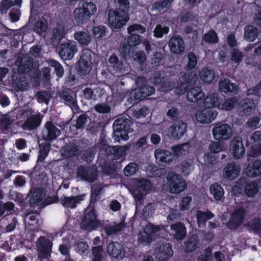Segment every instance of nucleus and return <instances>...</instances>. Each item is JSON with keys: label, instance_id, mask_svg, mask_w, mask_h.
<instances>
[{"label": "nucleus", "instance_id": "obj_1", "mask_svg": "<svg viewBox=\"0 0 261 261\" xmlns=\"http://www.w3.org/2000/svg\"><path fill=\"white\" fill-rule=\"evenodd\" d=\"M197 76L194 72L186 73L181 75L178 79L177 85L175 89V92L177 95H182L187 92L188 101L196 102L202 100L205 94L200 86L191 88L197 80Z\"/></svg>", "mask_w": 261, "mask_h": 261}, {"label": "nucleus", "instance_id": "obj_2", "mask_svg": "<svg viewBox=\"0 0 261 261\" xmlns=\"http://www.w3.org/2000/svg\"><path fill=\"white\" fill-rule=\"evenodd\" d=\"M96 11V5L90 0L80 1L79 7L73 12L74 20L78 25L85 24L90 21L91 16L95 14Z\"/></svg>", "mask_w": 261, "mask_h": 261}, {"label": "nucleus", "instance_id": "obj_3", "mask_svg": "<svg viewBox=\"0 0 261 261\" xmlns=\"http://www.w3.org/2000/svg\"><path fill=\"white\" fill-rule=\"evenodd\" d=\"M102 189L100 188L92 190L90 195V204L85 210L82 219V222L85 223L87 229L92 228L98 224L96 220V215H97L95 208V203L100 199Z\"/></svg>", "mask_w": 261, "mask_h": 261}, {"label": "nucleus", "instance_id": "obj_4", "mask_svg": "<svg viewBox=\"0 0 261 261\" xmlns=\"http://www.w3.org/2000/svg\"><path fill=\"white\" fill-rule=\"evenodd\" d=\"M258 190L259 186L257 182L243 177H240L232 187V192L235 197L245 196L253 197Z\"/></svg>", "mask_w": 261, "mask_h": 261}, {"label": "nucleus", "instance_id": "obj_5", "mask_svg": "<svg viewBox=\"0 0 261 261\" xmlns=\"http://www.w3.org/2000/svg\"><path fill=\"white\" fill-rule=\"evenodd\" d=\"M127 117L120 115L115 119V142L128 140V134L134 131V120Z\"/></svg>", "mask_w": 261, "mask_h": 261}, {"label": "nucleus", "instance_id": "obj_6", "mask_svg": "<svg viewBox=\"0 0 261 261\" xmlns=\"http://www.w3.org/2000/svg\"><path fill=\"white\" fill-rule=\"evenodd\" d=\"M247 213V211L244 205L235 207L226 223L227 228L231 230L238 229L244 222Z\"/></svg>", "mask_w": 261, "mask_h": 261}, {"label": "nucleus", "instance_id": "obj_7", "mask_svg": "<svg viewBox=\"0 0 261 261\" xmlns=\"http://www.w3.org/2000/svg\"><path fill=\"white\" fill-rule=\"evenodd\" d=\"M119 4V9H115V29H120L129 20L128 0H115Z\"/></svg>", "mask_w": 261, "mask_h": 261}, {"label": "nucleus", "instance_id": "obj_8", "mask_svg": "<svg viewBox=\"0 0 261 261\" xmlns=\"http://www.w3.org/2000/svg\"><path fill=\"white\" fill-rule=\"evenodd\" d=\"M168 187L171 193H179L187 187L186 182L182 176L174 172H170L167 176Z\"/></svg>", "mask_w": 261, "mask_h": 261}, {"label": "nucleus", "instance_id": "obj_9", "mask_svg": "<svg viewBox=\"0 0 261 261\" xmlns=\"http://www.w3.org/2000/svg\"><path fill=\"white\" fill-rule=\"evenodd\" d=\"M91 51L84 49L77 64V71L81 75L88 74L93 67Z\"/></svg>", "mask_w": 261, "mask_h": 261}, {"label": "nucleus", "instance_id": "obj_10", "mask_svg": "<svg viewBox=\"0 0 261 261\" xmlns=\"http://www.w3.org/2000/svg\"><path fill=\"white\" fill-rule=\"evenodd\" d=\"M58 54L60 58L65 61L73 59L75 54L77 52L78 48L75 42L68 40L59 44Z\"/></svg>", "mask_w": 261, "mask_h": 261}, {"label": "nucleus", "instance_id": "obj_11", "mask_svg": "<svg viewBox=\"0 0 261 261\" xmlns=\"http://www.w3.org/2000/svg\"><path fill=\"white\" fill-rule=\"evenodd\" d=\"M162 229L160 225H155L151 223L146 224L143 229V233L139 237V242L145 244H150L156 239V233Z\"/></svg>", "mask_w": 261, "mask_h": 261}, {"label": "nucleus", "instance_id": "obj_12", "mask_svg": "<svg viewBox=\"0 0 261 261\" xmlns=\"http://www.w3.org/2000/svg\"><path fill=\"white\" fill-rule=\"evenodd\" d=\"M38 251V258L42 261L44 259H48L52 252L53 242L44 236H41L37 241Z\"/></svg>", "mask_w": 261, "mask_h": 261}, {"label": "nucleus", "instance_id": "obj_13", "mask_svg": "<svg viewBox=\"0 0 261 261\" xmlns=\"http://www.w3.org/2000/svg\"><path fill=\"white\" fill-rule=\"evenodd\" d=\"M213 134L215 140L224 141L229 139L232 135L230 126L223 122L216 123L213 129Z\"/></svg>", "mask_w": 261, "mask_h": 261}, {"label": "nucleus", "instance_id": "obj_14", "mask_svg": "<svg viewBox=\"0 0 261 261\" xmlns=\"http://www.w3.org/2000/svg\"><path fill=\"white\" fill-rule=\"evenodd\" d=\"M141 82H145L144 77H139L137 81V84L139 86L138 89L136 90L134 94V98L135 100L138 101L145 99L148 96L154 94L155 91V89L153 86L145 85L144 83L140 85L139 83Z\"/></svg>", "mask_w": 261, "mask_h": 261}, {"label": "nucleus", "instance_id": "obj_15", "mask_svg": "<svg viewBox=\"0 0 261 261\" xmlns=\"http://www.w3.org/2000/svg\"><path fill=\"white\" fill-rule=\"evenodd\" d=\"M229 152L235 159H239L245 154V148L240 136H236L230 141L229 146Z\"/></svg>", "mask_w": 261, "mask_h": 261}, {"label": "nucleus", "instance_id": "obj_16", "mask_svg": "<svg viewBox=\"0 0 261 261\" xmlns=\"http://www.w3.org/2000/svg\"><path fill=\"white\" fill-rule=\"evenodd\" d=\"M77 175L84 181L92 183L97 178V171L93 167L81 165L77 169Z\"/></svg>", "mask_w": 261, "mask_h": 261}, {"label": "nucleus", "instance_id": "obj_17", "mask_svg": "<svg viewBox=\"0 0 261 261\" xmlns=\"http://www.w3.org/2000/svg\"><path fill=\"white\" fill-rule=\"evenodd\" d=\"M61 134V130L50 121H47L42 129V139L46 141H52L56 139Z\"/></svg>", "mask_w": 261, "mask_h": 261}, {"label": "nucleus", "instance_id": "obj_18", "mask_svg": "<svg viewBox=\"0 0 261 261\" xmlns=\"http://www.w3.org/2000/svg\"><path fill=\"white\" fill-rule=\"evenodd\" d=\"M59 97L64 101L65 104L72 110L78 108L76 93L70 89H64L59 93Z\"/></svg>", "mask_w": 261, "mask_h": 261}, {"label": "nucleus", "instance_id": "obj_19", "mask_svg": "<svg viewBox=\"0 0 261 261\" xmlns=\"http://www.w3.org/2000/svg\"><path fill=\"white\" fill-rule=\"evenodd\" d=\"M218 115L216 110L205 109L198 111L196 114V119L200 123L206 124L211 123Z\"/></svg>", "mask_w": 261, "mask_h": 261}, {"label": "nucleus", "instance_id": "obj_20", "mask_svg": "<svg viewBox=\"0 0 261 261\" xmlns=\"http://www.w3.org/2000/svg\"><path fill=\"white\" fill-rule=\"evenodd\" d=\"M168 46L170 51L175 55H180L185 50V46L184 41L180 35H173L168 42Z\"/></svg>", "mask_w": 261, "mask_h": 261}, {"label": "nucleus", "instance_id": "obj_21", "mask_svg": "<svg viewBox=\"0 0 261 261\" xmlns=\"http://www.w3.org/2000/svg\"><path fill=\"white\" fill-rule=\"evenodd\" d=\"M218 85L220 91L228 95L231 96L238 92V86L236 83H231L228 79L221 77Z\"/></svg>", "mask_w": 261, "mask_h": 261}, {"label": "nucleus", "instance_id": "obj_22", "mask_svg": "<svg viewBox=\"0 0 261 261\" xmlns=\"http://www.w3.org/2000/svg\"><path fill=\"white\" fill-rule=\"evenodd\" d=\"M251 147L249 155L257 158L261 155V131H255L251 136Z\"/></svg>", "mask_w": 261, "mask_h": 261}, {"label": "nucleus", "instance_id": "obj_23", "mask_svg": "<svg viewBox=\"0 0 261 261\" xmlns=\"http://www.w3.org/2000/svg\"><path fill=\"white\" fill-rule=\"evenodd\" d=\"M187 128V123L182 120L174 122L169 128L170 136L175 140H179L184 136Z\"/></svg>", "mask_w": 261, "mask_h": 261}, {"label": "nucleus", "instance_id": "obj_24", "mask_svg": "<svg viewBox=\"0 0 261 261\" xmlns=\"http://www.w3.org/2000/svg\"><path fill=\"white\" fill-rule=\"evenodd\" d=\"M240 173V167L234 162L228 163L223 170V176L228 180L237 178Z\"/></svg>", "mask_w": 261, "mask_h": 261}, {"label": "nucleus", "instance_id": "obj_25", "mask_svg": "<svg viewBox=\"0 0 261 261\" xmlns=\"http://www.w3.org/2000/svg\"><path fill=\"white\" fill-rule=\"evenodd\" d=\"M155 252L159 261H167L173 254L172 246L169 243L163 244L155 249Z\"/></svg>", "mask_w": 261, "mask_h": 261}, {"label": "nucleus", "instance_id": "obj_26", "mask_svg": "<svg viewBox=\"0 0 261 261\" xmlns=\"http://www.w3.org/2000/svg\"><path fill=\"white\" fill-rule=\"evenodd\" d=\"M154 156L156 162L162 166H166L173 161V155L171 152L165 149H155Z\"/></svg>", "mask_w": 261, "mask_h": 261}, {"label": "nucleus", "instance_id": "obj_27", "mask_svg": "<svg viewBox=\"0 0 261 261\" xmlns=\"http://www.w3.org/2000/svg\"><path fill=\"white\" fill-rule=\"evenodd\" d=\"M174 0H158L155 1L151 6V10L156 14H163L167 12L172 7Z\"/></svg>", "mask_w": 261, "mask_h": 261}, {"label": "nucleus", "instance_id": "obj_28", "mask_svg": "<svg viewBox=\"0 0 261 261\" xmlns=\"http://www.w3.org/2000/svg\"><path fill=\"white\" fill-rule=\"evenodd\" d=\"M245 172L248 177H256L261 175V160H255L248 163Z\"/></svg>", "mask_w": 261, "mask_h": 261}, {"label": "nucleus", "instance_id": "obj_29", "mask_svg": "<svg viewBox=\"0 0 261 261\" xmlns=\"http://www.w3.org/2000/svg\"><path fill=\"white\" fill-rule=\"evenodd\" d=\"M133 187L136 191L147 192L151 190L152 184L147 179L135 178L133 180Z\"/></svg>", "mask_w": 261, "mask_h": 261}, {"label": "nucleus", "instance_id": "obj_30", "mask_svg": "<svg viewBox=\"0 0 261 261\" xmlns=\"http://www.w3.org/2000/svg\"><path fill=\"white\" fill-rule=\"evenodd\" d=\"M73 37L80 46L83 47L88 46L91 42V36L88 32L84 31H75L73 34Z\"/></svg>", "mask_w": 261, "mask_h": 261}, {"label": "nucleus", "instance_id": "obj_31", "mask_svg": "<svg viewBox=\"0 0 261 261\" xmlns=\"http://www.w3.org/2000/svg\"><path fill=\"white\" fill-rule=\"evenodd\" d=\"M170 228L174 233V238L177 240H182L186 236V228L185 224L181 222L171 224Z\"/></svg>", "mask_w": 261, "mask_h": 261}, {"label": "nucleus", "instance_id": "obj_32", "mask_svg": "<svg viewBox=\"0 0 261 261\" xmlns=\"http://www.w3.org/2000/svg\"><path fill=\"white\" fill-rule=\"evenodd\" d=\"M85 196V194L71 197H66L63 195L61 197V202L66 207L75 208L77 203L84 199Z\"/></svg>", "mask_w": 261, "mask_h": 261}, {"label": "nucleus", "instance_id": "obj_33", "mask_svg": "<svg viewBox=\"0 0 261 261\" xmlns=\"http://www.w3.org/2000/svg\"><path fill=\"white\" fill-rule=\"evenodd\" d=\"M41 122V119L38 115H33L24 122L22 127L24 130H32L38 127Z\"/></svg>", "mask_w": 261, "mask_h": 261}, {"label": "nucleus", "instance_id": "obj_34", "mask_svg": "<svg viewBox=\"0 0 261 261\" xmlns=\"http://www.w3.org/2000/svg\"><path fill=\"white\" fill-rule=\"evenodd\" d=\"M96 220L98 222V224H96V226L92 228H90L89 229H87V228L85 227V223L82 221L81 228L84 230L92 231L96 229L97 227H99L100 229L104 230L105 232L108 236L114 234V225L111 226L107 223L101 222L99 220L97 219V215H96Z\"/></svg>", "mask_w": 261, "mask_h": 261}, {"label": "nucleus", "instance_id": "obj_35", "mask_svg": "<svg viewBox=\"0 0 261 261\" xmlns=\"http://www.w3.org/2000/svg\"><path fill=\"white\" fill-rule=\"evenodd\" d=\"M215 72L214 69L205 67L199 72V79L204 83L211 84L215 78Z\"/></svg>", "mask_w": 261, "mask_h": 261}, {"label": "nucleus", "instance_id": "obj_36", "mask_svg": "<svg viewBox=\"0 0 261 261\" xmlns=\"http://www.w3.org/2000/svg\"><path fill=\"white\" fill-rule=\"evenodd\" d=\"M239 108L245 114L251 113L255 109L254 100L251 98L242 99L238 104Z\"/></svg>", "mask_w": 261, "mask_h": 261}, {"label": "nucleus", "instance_id": "obj_37", "mask_svg": "<svg viewBox=\"0 0 261 261\" xmlns=\"http://www.w3.org/2000/svg\"><path fill=\"white\" fill-rule=\"evenodd\" d=\"M43 199V191L40 188H36L35 190L30 193L29 204L32 207L40 204Z\"/></svg>", "mask_w": 261, "mask_h": 261}, {"label": "nucleus", "instance_id": "obj_38", "mask_svg": "<svg viewBox=\"0 0 261 261\" xmlns=\"http://www.w3.org/2000/svg\"><path fill=\"white\" fill-rule=\"evenodd\" d=\"M36 65L33 59L25 60L18 67V71L21 74H30L36 68Z\"/></svg>", "mask_w": 261, "mask_h": 261}, {"label": "nucleus", "instance_id": "obj_39", "mask_svg": "<svg viewBox=\"0 0 261 261\" xmlns=\"http://www.w3.org/2000/svg\"><path fill=\"white\" fill-rule=\"evenodd\" d=\"M258 30L252 25H248L245 28L244 39L249 42H252L255 40L258 35Z\"/></svg>", "mask_w": 261, "mask_h": 261}, {"label": "nucleus", "instance_id": "obj_40", "mask_svg": "<svg viewBox=\"0 0 261 261\" xmlns=\"http://www.w3.org/2000/svg\"><path fill=\"white\" fill-rule=\"evenodd\" d=\"M210 191L214 198L217 201L221 200L224 196V191L219 184L215 183L212 185L210 187Z\"/></svg>", "mask_w": 261, "mask_h": 261}, {"label": "nucleus", "instance_id": "obj_41", "mask_svg": "<svg viewBox=\"0 0 261 261\" xmlns=\"http://www.w3.org/2000/svg\"><path fill=\"white\" fill-rule=\"evenodd\" d=\"M246 227L250 231H253L254 233L259 234L261 233V219L255 218L251 220L246 224Z\"/></svg>", "mask_w": 261, "mask_h": 261}, {"label": "nucleus", "instance_id": "obj_42", "mask_svg": "<svg viewBox=\"0 0 261 261\" xmlns=\"http://www.w3.org/2000/svg\"><path fill=\"white\" fill-rule=\"evenodd\" d=\"M219 105V99L215 94L206 96L203 102V106L205 109H212Z\"/></svg>", "mask_w": 261, "mask_h": 261}, {"label": "nucleus", "instance_id": "obj_43", "mask_svg": "<svg viewBox=\"0 0 261 261\" xmlns=\"http://www.w3.org/2000/svg\"><path fill=\"white\" fill-rule=\"evenodd\" d=\"M197 222L199 224H204L207 220H210L215 217V215L211 211H198L196 215Z\"/></svg>", "mask_w": 261, "mask_h": 261}, {"label": "nucleus", "instance_id": "obj_44", "mask_svg": "<svg viewBox=\"0 0 261 261\" xmlns=\"http://www.w3.org/2000/svg\"><path fill=\"white\" fill-rule=\"evenodd\" d=\"M14 122L13 120L7 114L2 115L0 118V127L3 131H8Z\"/></svg>", "mask_w": 261, "mask_h": 261}, {"label": "nucleus", "instance_id": "obj_45", "mask_svg": "<svg viewBox=\"0 0 261 261\" xmlns=\"http://www.w3.org/2000/svg\"><path fill=\"white\" fill-rule=\"evenodd\" d=\"M166 115L173 123L182 120L180 117V111L175 107H171L166 112Z\"/></svg>", "mask_w": 261, "mask_h": 261}, {"label": "nucleus", "instance_id": "obj_46", "mask_svg": "<svg viewBox=\"0 0 261 261\" xmlns=\"http://www.w3.org/2000/svg\"><path fill=\"white\" fill-rule=\"evenodd\" d=\"M47 28V20L43 18L36 22L34 27V30L37 34L41 35L46 31Z\"/></svg>", "mask_w": 261, "mask_h": 261}, {"label": "nucleus", "instance_id": "obj_47", "mask_svg": "<svg viewBox=\"0 0 261 261\" xmlns=\"http://www.w3.org/2000/svg\"><path fill=\"white\" fill-rule=\"evenodd\" d=\"M48 64L54 68V71L58 78H62L64 74L63 66L57 60L51 59L48 61Z\"/></svg>", "mask_w": 261, "mask_h": 261}, {"label": "nucleus", "instance_id": "obj_48", "mask_svg": "<svg viewBox=\"0 0 261 261\" xmlns=\"http://www.w3.org/2000/svg\"><path fill=\"white\" fill-rule=\"evenodd\" d=\"M243 53L240 51L238 48H233L231 49L230 59L232 63L239 65L243 61Z\"/></svg>", "mask_w": 261, "mask_h": 261}, {"label": "nucleus", "instance_id": "obj_49", "mask_svg": "<svg viewBox=\"0 0 261 261\" xmlns=\"http://www.w3.org/2000/svg\"><path fill=\"white\" fill-rule=\"evenodd\" d=\"M203 40L205 42L212 44L217 43L219 40L217 33L214 30L206 33L203 36Z\"/></svg>", "mask_w": 261, "mask_h": 261}, {"label": "nucleus", "instance_id": "obj_50", "mask_svg": "<svg viewBox=\"0 0 261 261\" xmlns=\"http://www.w3.org/2000/svg\"><path fill=\"white\" fill-rule=\"evenodd\" d=\"M93 36L97 39H100L106 36L108 33L107 28L103 25L95 26L92 30Z\"/></svg>", "mask_w": 261, "mask_h": 261}, {"label": "nucleus", "instance_id": "obj_51", "mask_svg": "<svg viewBox=\"0 0 261 261\" xmlns=\"http://www.w3.org/2000/svg\"><path fill=\"white\" fill-rule=\"evenodd\" d=\"M169 32V28L167 26L162 25L161 24H158L154 30L153 36L157 38H161L164 35L167 34Z\"/></svg>", "mask_w": 261, "mask_h": 261}, {"label": "nucleus", "instance_id": "obj_52", "mask_svg": "<svg viewBox=\"0 0 261 261\" xmlns=\"http://www.w3.org/2000/svg\"><path fill=\"white\" fill-rule=\"evenodd\" d=\"M188 63L185 66L187 70L194 69L197 64V58L194 52L190 51L187 55Z\"/></svg>", "mask_w": 261, "mask_h": 261}, {"label": "nucleus", "instance_id": "obj_53", "mask_svg": "<svg viewBox=\"0 0 261 261\" xmlns=\"http://www.w3.org/2000/svg\"><path fill=\"white\" fill-rule=\"evenodd\" d=\"M65 153L67 158H77L79 156L80 150L76 144L73 143L67 147Z\"/></svg>", "mask_w": 261, "mask_h": 261}, {"label": "nucleus", "instance_id": "obj_54", "mask_svg": "<svg viewBox=\"0 0 261 261\" xmlns=\"http://www.w3.org/2000/svg\"><path fill=\"white\" fill-rule=\"evenodd\" d=\"M179 169L183 175L187 176L193 169V163L191 162L183 161L180 164Z\"/></svg>", "mask_w": 261, "mask_h": 261}, {"label": "nucleus", "instance_id": "obj_55", "mask_svg": "<svg viewBox=\"0 0 261 261\" xmlns=\"http://www.w3.org/2000/svg\"><path fill=\"white\" fill-rule=\"evenodd\" d=\"M204 164L207 166H213L218 162L219 158L214 153L208 152L203 156Z\"/></svg>", "mask_w": 261, "mask_h": 261}, {"label": "nucleus", "instance_id": "obj_56", "mask_svg": "<svg viewBox=\"0 0 261 261\" xmlns=\"http://www.w3.org/2000/svg\"><path fill=\"white\" fill-rule=\"evenodd\" d=\"M213 249L211 247H208L204 250L203 253L200 254L197 257L198 261H213Z\"/></svg>", "mask_w": 261, "mask_h": 261}, {"label": "nucleus", "instance_id": "obj_57", "mask_svg": "<svg viewBox=\"0 0 261 261\" xmlns=\"http://www.w3.org/2000/svg\"><path fill=\"white\" fill-rule=\"evenodd\" d=\"M22 3V0H4L2 11H7L10 8L16 6L20 8Z\"/></svg>", "mask_w": 261, "mask_h": 261}, {"label": "nucleus", "instance_id": "obj_58", "mask_svg": "<svg viewBox=\"0 0 261 261\" xmlns=\"http://www.w3.org/2000/svg\"><path fill=\"white\" fill-rule=\"evenodd\" d=\"M138 170V166L137 164L134 162H130L125 167L123 172L126 176L129 177L134 175Z\"/></svg>", "mask_w": 261, "mask_h": 261}, {"label": "nucleus", "instance_id": "obj_59", "mask_svg": "<svg viewBox=\"0 0 261 261\" xmlns=\"http://www.w3.org/2000/svg\"><path fill=\"white\" fill-rule=\"evenodd\" d=\"M198 244V240L195 237H190L187 241L185 247V251L186 252H192L195 251Z\"/></svg>", "mask_w": 261, "mask_h": 261}, {"label": "nucleus", "instance_id": "obj_60", "mask_svg": "<svg viewBox=\"0 0 261 261\" xmlns=\"http://www.w3.org/2000/svg\"><path fill=\"white\" fill-rule=\"evenodd\" d=\"M14 209V204L11 201L4 203L0 201V217H1L6 211L11 212Z\"/></svg>", "mask_w": 261, "mask_h": 261}, {"label": "nucleus", "instance_id": "obj_61", "mask_svg": "<svg viewBox=\"0 0 261 261\" xmlns=\"http://www.w3.org/2000/svg\"><path fill=\"white\" fill-rule=\"evenodd\" d=\"M141 36L136 34H131L127 38V44L130 47L139 44L141 42Z\"/></svg>", "mask_w": 261, "mask_h": 261}, {"label": "nucleus", "instance_id": "obj_62", "mask_svg": "<svg viewBox=\"0 0 261 261\" xmlns=\"http://www.w3.org/2000/svg\"><path fill=\"white\" fill-rule=\"evenodd\" d=\"M130 146H115V160H117L126 154V151L129 149Z\"/></svg>", "mask_w": 261, "mask_h": 261}, {"label": "nucleus", "instance_id": "obj_63", "mask_svg": "<svg viewBox=\"0 0 261 261\" xmlns=\"http://www.w3.org/2000/svg\"><path fill=\"white\" fill-rule=\"evenodd\" d=\"M49 150V145H43L41 147L38 155L37 162H43L48 155Z\"/></svg>", "mask_w": 261, "mask_h": 261}, {"label": "nucleus", "instance_id": "obj_64", "mask_svg": "<svg viewBox=\"0 0 261 261\" xmlns=\"http://www.w3.org/2000/svg\"><path fill=\"white\" fill-rule=\"evenodd\" d=\"M145 31V28L140 24H133L127 28V33L129 34H133V33L134 32H137L139 33L143 34Z\"/></svg>", "mask_w": 261, "mask_h": 261}]
</instances>
